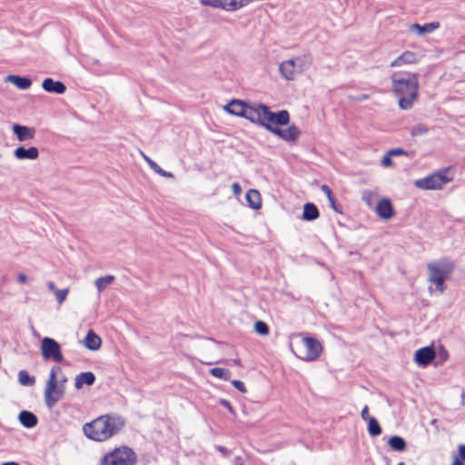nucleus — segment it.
Returning <instances> with one entry per match:
<instances>
[{
  "mask_svg": "<svg viewBox=\"0 0 465 465\" xmlns=\"http://www.w3.org/2000/svg\"><path fill=\"white\" fill-rule=\"evenodd\" d=\"M361 416L364 420H368V418H371L369 416V407L367 405L362 408Z\"/></svg>",
  "mask_w": 465,
  "mask_h": 465,
  "instance_id": "a19ab883",
  "label": "nucleus"
},
{
  "mask_svg": "<svg viewBox=\"0 0 465 465\" xmlns=\"http://www.w3.org/2000/svg\"><path fill=\"white\" fill-rule=\"evenodd\" d=\"M439 26H440L439 23H429L424 25H420L419 24H413L411 25V29L417 31V33L419 35H423L426 33L433 32Z\"/></svg>",
  "mask_w": 465,
  "mask_h": 465,
  "instance_id": "b1692460",
  "label": "nucleus"
},
{
  "mask_svg": "<svg viewBox=\"0 0 465 465\" xmlns=\"http://www.w3.org/2000/svg\"><path fill=\"white\" fill-rule=\"evenodd\" d=\"M202 5L223 9L225 11H235L242 7L240 0H200Z\"/></svg>",
  "mask_w": 465,
  "mask_h": 465,
  "instance_id": "9b49d317",
  "label": "nucleus"
},
{
  "mask_svg": "<svg viewBox=\"0 0 465 465\" xmlns=\"http://www.w3.org/2000/svg\"><path fill=\"white\" fill-rule=\"evenodd\" d=\"M42 87L45 91L48 93H54L57 94H62L66 90V87L64 84V83L60 81H54L52 78H45L42 83Z\"/></svg>",
  "mask_w": 465,
  "mask_h": 465,
  "instance_id": "2eb2a0df",
  "label": "nucleus"
},
{
  "mask_svg": "<svg viewBox=\"0 0 465 465\" xmlns=\"http://www.w3.org/2000/svg\"><path fill=\"white\" fill-rule=\"evenodd\" d=\"M391 156H398L406 154L405 151L401 148L391 149L388 152Z\"/></svg>",
  "mask_w": 465,
  "mask_h": 465,
  "instance_id": "4c0bfd02",
  "label": "nucleus"
},
{
  "mask_svg": "<svg viewBox=\"0 0 465 465\" xmlns=\"http://www.w3.org/2000/svg\"><path fill=\"white\" fill-rule=\"evenodd\" d=\"M436 356L432 347H423L416 351L414 360L420 364L426 366L430 363Z\"/></svg>",
  "mask_w": 465,
  "mask_h": 465,
  "instance_id": "ddd939ff",
  "label": "nucleus"
},
{
  "mask_svg": "<svg viewBox=\"0 0 465 465\" xmlns=\"http://www.w3.org/2000/svg\"><path fill=\"white\" fill-rule=\"evenodd\" d=\"M18 380L19 382L23 385H34L35 384V378L30 376L29 373L25 371H20L18 373Z\"/></svg>",
  "mask_w": 465,
  "mask_h": 465,
  "instance_id": "c756f323",
  "label": "nucleus"
},
{
  "mask_svg": "<svg viewBox=\"0 0 465 465\" xmlns=\"http://www.w3.org/2000/svg\"><path fill=\"white\" fill-rule=\"evenodd\" d=\"M254 331L257 334L261 336H266L269 334V327L266 322L262 321H257L254 323Z\"/></svg>",
  "mask_w": 465,
  "mask_h": 465,
  "instance_id": "7c9ffc66",
  "label": "nucleus"
},
{
  "mask_svg": "<svg viewBox=\"0 0 465 465\" xmlns=\"http://www.w3.org/2000/svg\"><path fill=\"white\" fill-rule=\"evenodd\" d=\"M321 190L324 193L328 200H331V198L334 197L331 189L328 185L322 184Z\"/></svg>",
  "mask_w": 465,
  "mask_h": 465,
  "instance_id": "c9c22d12",
  "label": "nucleus"
},
{
  "mask_svg": "<svg viewBox=\"0 0 465 465\" xmlns=\"http://www.w3.org/2000/svg\"><path fill=\"white\" fill-rule=\"evenodd\" d=\"M13 132L20 142L32 140L35 134V130L34 128L19 125L17 124L13 125Z\"/></svg>",
  "mask_w": 465,
  "mask_h": 465,
  "instance_id": "dca6fc26",
  "label": "nucleus"
},
{
  "mask_svg": "<svg viewBox=\"0 0 465 465\" xmlns=\"http://www.w3.org/2000/svg\"><path fill=\"white\" fill-rule=\"evenodd\" d=\"M428 132V128L423 124H417L411 128V136H419L423 135Z\"/></svg>",
  "mask_w": 465,
  "mask_h": 465,
  "instance_id": "2f4dec72",
  "label": "nucleus"
},
{
  "mask_svg": "<svg viewBox=\"0 0 465 465\" xmlns=\"http://www.w3.org/2000/svg\"><path fill=\"white\" fill-rule=\"evenodd\" d=\"M418 61L417 55L415 53L411 51H405L401 55H399L396 59H394L391 63V67H400L404 64H416Z\"/></svg>",
  "mask_w": 465,
  "mask_h": 465,
  "instance_id": "4468645a",
  "label": "nucleus"
},
{
  "mask_svg": "<svg viewBox=\"0 0 465 465\" xmlns=\"http://www.w3.org/2000/svg\"><path fill=\"white\" fill-rule=\"evenodd\" d=\"M246 201L248 205L253 210H259L262 207V197L258 190L250 189L246 193Z\"/></svg>",
  "mask_w": 465,
  "mask_h": 465,
  "instance_id": "6ab92c4d",
  "label": "nucleus"
},
{
  "mask_svg": "<svg viewBox=\"0 0 465 465\" xmlns=\"http://www.w3.org/2000/svg\"><path fill=\"white\" fill-rule=\"evenodd\" d=\"M302 61L300 57L283 61L279 65V70L283 78L292 81L295 78L297 73L301 72Z\"/></svg>",
  "mask_w": 465,
  "mask_h": 465,
  "instance_id": "9d476101",
  "label": "nucleus"
},
{
  "mask_svg": "<svg viewBox=\"0 0 465 465\" xmlns=\"http://www.w3.org/2000/svg\"><path fill=\"white\" fill-rule=\"evenodd\" d=\"M2 465H19V464L16 462L10 461V462H5Z\"/></svg>",
  "mask_w": 465,
  "mask_h": 465,
  "instance_id": "de8ad7c7",
  "label": "nucleus"
},
{
  "mask_svg": "<svg viewBox=\"0 0 465 465\" xmlns=\"http://www.w3.org/2000/svg\"><path fill=\"white\" fill-rule=\"evenodd\" d=\"M368 432L371 436H378L381 433V428L374 417L368 418Z\"/></svg>",
  "mask_w": 465,
  "mask_h": 465,
  "instance_id": "cd10ccee",
  "label": "nucleus"
},
{
  "mask_svg": "<svg viewBox=\"0 0 465 465\" xmlns=\"http://www.w3.org/2000/svg\"><path fill=\"white\" fill-rule=\"evenodd\" d=\"M18 282L21 283V284H25L27 282V277L25 273H19L18 274Z\"/></svg>",
  "mask_w": 465,
  "mask_h": 465,
  "instance_id": "79ce46f5",
  "label": "nucleus"
},
{
  "mask_svg": "<svg viewBox=\"0 0 465 465\" xmlns=\"http://www.w3.org/2000/svg\"><path fill=\"white\" fill-rule=\"evenodd\" d=\"M40 350L43 358L46 361L53 360L59 363L64 361L61 346L54 339L49 337L42 339Z\"/></svg>",
  "mask_w": 465,
  "mask_h": 465,
  "instance_id": "6e6552de",
  "label": "nucleus"
},
{
  "mask_svg": "<svg viewBox=\"0 0 465 465\" xmlns=\"http://www.w3.org/2000/svg\"><path fill=\"white\" fill-rule=\"evenodd\" d=\"M47 285H48V288L50 289V291H52L54 292V294L55 295V298H56L58 303L62 304L65 301L69 290L67 288L59 290L56 288L55 284L53 282H49L47 283Z\"/></svg>",
  "mask_w": 465,
  "mask_h": 465,
  "instance_id": "a878e982",
  "label": "nucleus"
},
{
  "mask_svg": "<svg viewBox=\"0 0 465 465\" xmlns=\"http://www.w3.org/2000/svg\"><path fill=\"white\" fill-rule=\"evenodd\" d=\"M95 381V376L92 371L79 373L74 380V387L79 390L84 384L91 386Z\"/></svg>",
  "mask_w": 465,
  "mask_h": 465,
  "instance_id": "a211bd4d",
  "label": "nucleus"
},
{
  "mask_svg": "<svg viewBox=\"0 0 465 465\" xmlns=\"http://www.w3.org/2000/svg\"><path fill=\"white\" fill-rule=\"evenodd\" d=\"M389 447L396 451H403L406 449V442L404 439L400 436H392L388 441Z\"/></svg>",
  "mask_w": 465,
  "mask_h": 465,
  "instance_id": "393cba45",
  "label": "nucleus"
},
{
  "mask_svg": "<svg viewBox=\"0 0 465 465\" xmlns=\"http://www.w3.org/2000/svg\"><path fill=\"white\" fill-rule=\"evenodd\" d=\"M221 403H222L225 408H227L230 411H232V407L231 403H230L228 401H226V400H222Z\"/></svg>",
  "mask_w": 465,
  "mask_h": 465,
  "instance_id": "c03bdc74",
  "label": "nucleus"
},
{
  "mask_svg": "<svg viewBox=\"0 0 465 465\" xmlns=\"http://www.w3.org/2000/svg\"><path fill=\"white\" fill-rule=\"evenodd\" d=\"M232 385L234 388H236L238 391H240L241 392L246 391V387H245L244 383L241 381L233 380V381H232Z\"/></svg>",
  "mask_w": 465,
  "mask_h": 465,
  "instance_id": "72a5a7b5",
  "label": "nucleus"
},
{
  "mask_svg": "<svg viewBox=\"0 0 465 465\" xmlns=\"http://www.w3.org/2000/svg\"><path fill=\"white\" fill-rule=\"evenodd\" d=\"M398 465H404V463L403 462H400Z\"/></svg>",
  "mask_w": 465,
  "mask_h": 465,
  "instance_id": "09e8293b",
  "label": "nucleus"
},
{
  "mask_svg": "<svg viewBox=\"0 0 465 465\" xmlns=\"http://www.w3.org/2000/svg\"><path fill=\"white\" fill-rule=\"evenodd\" d=\"M102 345L101 338L92 330H90L84 338V346L92 351H97Z\"/></svg>",
  "mask_w": 465,
  "mask_h": 465,
  "instance_id": "aec40b11",
  "label": "nucleus"
},
{
  "mask_svg": "<svg viewBox=\"0 0 465 465\" xmlns=\"http://www.w3.org/2000/svg\"><path fill=\"white\" fill-rule=\"evenodd\" d=\"M114 281V275H106L104 277L97 278L95 280V286L98 290V292H102L104 290L108 285H110Z\"/></svg>",
  "mask_w": 465,
  "mask_h": 465,
  "instance_id": "bb28decb",
  "label": "nucleus"
},
{
  "mask_svg": "<svg viewBox=\"0 0 465 465\" xmlns=\"http://www.w3.org/2000/svg\"><path fill=\"white\" fill-rule=\"evenodd\" d=\"M67 378L61 367L55 365L50 370L48 380L45 388V402L47 407L53 408L64 396Z\"/></svg>",
  "mask_w": 465,
  "mask_h": 465,
  "instance_id": "20e7f679",
  "label": "nucleus"
},
{
  "mask_svg": "<svg viewBox=\"0 0 465 465\" xmlns=\"http://www.w3.org/2000/svg\"><path fill=\"white\" fill-rule=\"evenodd\" d=\"M320 216L319 210L314 203H307L303 205L302 219L305 221H313Z\"/></svg>",
  "mask_w": 465,
  "mask_h": 465,
  "instance_id": "4be33fe9",
  "label": "nucleus"
},
{
  "mask_svg": "<svg viewBox=\"0 0 465 465\" xmlns=\"http://www.w3.org/2000/svg\"><path fill=\"white\" fill-rule=\"evenodd\" d=\"M458 453H459V456L457 458H459L461 461H465V445L464 444H460L458 446Z\"/></svg>",
  "mask_w": 465,
  "mask_h": 465,
  "instance_id": "58836bf2",
  "label": "nucleus"
},
{
  "mask_svg": "<svg viewBox=\"0 0 465 465\" xmlns=\"http://www.w3.org/2000/svg\"><path fill=\"white\" fill-rule=\"evenodd\" d=\"M376 193L371 192V191H365L362 194V199L363 201L368 204V205H371V199L373 196H375Z\"/></svg>",
  "mask_w": 465,
  "mask_h": 465,
  "instance_id": "473e14b6",
  "label": "nucleus"
},
{
  "mask_svg": "<svg viewBox=\"0 0 465 465\" xmlns=\"http://www.w3.org/2000/svg\"><path fill=\"white\" fill-rule=\"evenodd\" d=\"M224 110L232 115L262 125L268 131L287 142L296 141L301 134L299 128L293 124L285 129L279 128L280 125H286L290 122V114L287 110L273 113L263 104L250 105L237 99L230 101L224 106Z\"/></svg>",
  "mask_w": 465,
  "mask_h": 465,
  "instance_id": "f257e3e1",
  "label": "nucleus"
},
{
  "mask_svg": "<svg viewBox=\"0 0 465 465\" xmlns=\"http://www.w3.org/2000/svg\"><path fill=\"white\" fill-rule=\"evenodd\" d=\"M138 457L136 452L126 445L115 447L106 452L100 460V465H135Z\"/></svg>",
  "mask_w": 465,
  "mask_h": 465,
  "instance_id": "423d86ee",
  "label": "nucleus"
},
{
  "mask_svg": "<svg viewBox=\"0 0 465 465\" xmlns=\"http://www.w3.org/2000/svg\"><path fill=\"white\" fill-rule=\"evenodd\" d=\"M6 81L14 84L20 90H26L32 84V81L29 78L21 77L19 75H14V74L8 75L6 77Z\"/></svg>",
  "mask_w": 465,
  "mask_h": 465,
  "instance_id": "412c9836",
  "label": "nucleus"
},
{
  "mask_svg": "<svg viewBox=\"0 0 465 465\" xmlns=\"http://www.w3.org/2000/svg\"><path fill=\"white\" fill-rule=\"evenodd\" d=\"M330 202V204L331 206V208L335 211V212H339L338 208H337V205H336V200H335V197H332L331 200H329Z\"/></svg>",
  "mask_w": 465,
  "mask_h": 465,
  "instance_id": "37998d69",
  "label": "nucleus"
},
{
  "mask_svg": "<svg viewBox=\"0 0 465 465\" xmlns=\"http://www.w3.org/2000/svg\"><path fill=\"white\" fill-rule=\"evenodd\" d=\"M391 156L387 153L381 160V163L385 167H389L392 165V160L391 158Z\"/></svg>",
  "mask_w": 465,
  "mask_h": 465,
  "instance_id": "e433bc0d",
  "label": "nucleus"
},
{
  "mask_svg": "<svg viewBox=\"0 0 465 465\" xmlns=\"http://www.w3.org/2000/svg\"><path fill=\"white\" fill-rule=\"evenodd\" d=\"M375 212L380 218L384 220H390L394 216L392 203L388 198H383L377 203Z\"/></svg>",
  "mask_w": 465,
  "mask_h": 465,
  "instance_id": "f8f14e48",
  "label": "nucleus"
},
{
  "mask_svg": "<svg viewBox=\"0 0 465 465\" xmlns=\"http://www.w3.org/2000/svg\"><path fill=\"white\" fill-rule=\"evenodd\" d=\"M125 420L117 414H104L83 426L84 436L96 442H104L117 435L124 427Z\"/></svg>",
  "mask_w": 465,
  "mask_h": 465,
  "instance_id": "f03ea898",
  "label": "nucleus"
},
{
  "mask_svg": "<svg viewBox=\"0 0 465 465\" xmlns=\"http://www.w3.org/2000/svg\"><path fill=\"white\" fill-rule=\"evenodd\" d=\"M210 373L218 379L228 381L231 377V371L224 368L215 367L210 371Z\"/></svg>",
  "mask_w": 465,
  "mask_h": 465,
  "instance_id": "c85d7f7f",
  "label": "nucleus"
},
{
  "mask_svg": "<svg viewBox=\"0 0 465 465\" xmlns=\"http://www.w3.org/2000/svg\"><path fill=\"white\" fill-rule=\"evenodd\" d=\"M302 343L305 350L303 356H302V360L312 361L320 358L322 351V346L318 340L311 337H305L302 339Z\"/></svg>",
  "mask_w": 465,
  "mask_h": 465,
  "instance_id": "1a4fd4ad",
  "label": "nucleus"
},
{
  "mask_svg": "<svg viewBox=\"0 0 465 465\" xmlns=\"http://www.w3.org/2000/svg\"><path fill=\"white\" fill-rule=\"evenodd\" d=\"M147 162L150 163V165L161 175L163 176H171V174H167L164 171H163L156 163H154L153 161L145 157Z\"/></svg>",
  "mask_w": 465,
  "mask_h": 465,
  "instance_id": "f704fd0d",
  "label": "nucleus"
},
{
  "mask_svg": "<svg viewBox=\"0 0 465 465\" xmlns=\"http://www.w3.org/2000/svg\"><path fill=\"white\" fill-rule=\"evenodd\" d=\"M449 168L439 170L430 175L424 178L416 180L414 185L422 190H439L441 189L444 184L451 181V178L447 176Z\"/></svg>",
  "mask_w": 465,
  "mask_h": 465,
  "instance_id": "0eeeda50",
  "label": "nucleus"
},
{
  "mask_svg": "<svg viewBox=\"0 0 465 465\" xmlns=\"http://www.w3.org/2000/svg\"><path fill=\"white\" fill-rule=\"evenodd\" d=\"M19 420L25 428H33L37 424L36 416L27 411H23L19 414Z\"/></svg>",
  "mask_w": 465,
  "mask_h": 465,
  "instance_id": "5701e85b",
  "label": "nucleus"
},
{
  "mask_svg": "<svg viewBox=\"0 0 465 465\" xmlns=\"http://www.w3.org/2000/svg\"><path fill=\"white\" fill-rule=\"evenodd\" d=\"M14 155L19 160H24V159L35 160L38 158L39 152H38V149L35 146H32L28 149H25L23 146H19L15 150Z\"/></svg>",
  "mask_w": 465,
  "mask_h": 465,
  "instance_id": "f3484780",
  "label": "nucleus"
},
{
  "mask_svg": "<svg viewBox=\"0 0 465 465\" xmlns=\"http://www.w3.org/2000/svg\"><path fill=\"white\" fill-rule=\"evenodd\" d=\"M232 190L235 196H239L242 193V188L238 183H233L232 184Z\"/></svg>",
  "mask_w": 465,
  "mask_h": 465,
  "instance_id": "ea45409f",
  "label": "nucleus"
},
{
  "mask_svg": "<svg viewBox=\"0 0 465 465\" xmlns=\"http://www.w3.org/2000/svg\"><path fill=\"white\" fill-rule=\"evenodd\" d=\"M459 458H454L451 465H464Z\"/></svg>",
  "mask_w": 465,
  "mask_h": 465,
  "instance_id": "a18cd8bd",
  "label": "nucleus"
},
{
  "mask_svg": "<svg viewBox=\"0 0 465 465\" xmlns=\"http://www.w3.org/2000/svg\"><path fill=\"white\" fill-rule=\"evenodd\" d=\"M233 363H234L236 366H242L241 360H240V359H238V358L233 360Z\"/></svg>",
  "mask_w": 465,
  "mask_h": 465,
  "instance_id": "49530a36",
  "label": "nucleus"
},
{
  "mask_svg": "<svg viewBox=\"0 0 465 465\" xmlns=\"http://www.w3.org/2000/svg\"><path fill=\"white\" fill-rule=\"evenodd\" d=\"M406 77H399L396 73L391 76L394 95L398 98L399 107L409 110L418 98L419 77L417 74L405 73Z\"/></svg>",
  "mask_w": 465,
  "mask_h": 465,
  "instance_id": "7ed1b4c3",
  "label": "nucleus"
},
{
  "mask_svg": "<svg viewBox=\"0 0 465 465\" xmlns=\"http://www.w3.org/2000/svg\"><path fill=\"white\" fill-rule=\"evenodd\" d=\"M454 269L455 264L449 258L430 262L427 264V270L429 271L428 282L435 284L436 290L443 293L446 289L444 282L450 278Z\"/></svg>",
  "mask_w": 465,
  "mask_h": 465,
  "instance_id": "39448f33",
  "label": "nucleus"
}]
</instances>
